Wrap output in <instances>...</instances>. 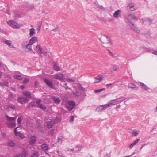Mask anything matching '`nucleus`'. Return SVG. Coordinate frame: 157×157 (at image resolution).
<instances>
[{"label": "nucleus", "mask_w": 157, "mask_h": 157, "mask_svg": "<svg viewBox=\"0 0 157 157\" xmlns=\"http://www.w3.org/2000/svg\"><path fill=\"white\" fill-rule=\"evenodd\" d=\"M17 121L18 124H20L21 122V117H19L17 120Z\"/></svg>", "instance_id": "09e8293b"}, {"label": "nucleus", "mask_w": 157, "mask_h": 157, "mask_svg": "<svg viewBox=\"0 0 157 157\" xmlns=\"http://www.w3.org/2000/svg\"><path fill=\"white\" fill-rule=\"evenodd\" d=\"M6 77L8 78V79L9 80V79H10L11 78V76L10 75H6Z\"/></svg>", "instance_id": "5fc2aeb1"}, {"label": "nucleus", "mask_w": 157, "mask_h": 157, "mask_svg": "<svg viewBox=\"0 0 157 157\" xmlns=\"http://www.w3.org/2000/svg\"><path fill=\"white\" fill-rule=\"evenodd\" d=\"M75 103L73 101H71L68 102V104L66 106V107L68 111H70L75 108Z\"/></svg>", "instance_id": "20e7f679"}, {"label": "nucleus", "mask_w": 157, "mask_h": 157, "mask_svg": "<svg viewBox=\"0 0 157 157\" xmlns=\"http://www.w3.org/2000/svg\"><path fill=\"white\" fill-rule=\"evenodd\" d=\"M4 42L6 45L8 46L9 47L13 48V46L11 42L9 40H6L4 41Z\"/></svg>", "instance_id": "6ab92c4d"}, {"label": "nucleus", "mask_w": 157, "mask_h": 157, "mask_svg": "<svg viewBox=\"0 0 157 157\" xmlns=\"http://www.w3.org/2000/svg\"><path fill=\"white\" fill-rule=\"evenodd\" d=\"M96 81L94 82V83H98L101 81L103 79V78L100 76H98L97 77L94 78Z\"/></svg>", "instance_id": "dca6fc26"}, {"label": "nucleus", "mask_w": 157, "mask_h": 157, "mask_svg": "<svg viewBox=\"0 0 157 157\" xmlns=\"http://www.w3.org/2000/svg\"><path fill=\"white\" fill-rule=\"evenodd\" d=\"M67 80L69 82H71L74 81L73 80L71 79L68 78H67Z\"/></svg>", "instance_id": "680f3d73"}, {"label": "nucleus", "mask_w": 157, "mask_h": 157, "mask_svg": "<svg viewBox=\"0 0 157 157\" xmlns=\"http://www.w3.org/2000/svg\"><path fill=\"white\" fill-rule=\"evenodd\" d=\"M17 101L18 102L22 104L27 103L28 101V100L26 98L21 96L18 97Z\"/></svg>", "instance_id": "423d86ee"}, {"label": "nucleus", "mask_w": 157, "mask_h": 157, "mask_svg": "<svg viewBox=\"0 0 157 157\" xmlns=\"http://www.w3.org/2000/svg\"><path fill=\"white\" fill-rule=\"evenodd\" d=\"M55 124V121H51L47 122V125L48 128H50Z\"/></svg>", "instance_id": "ddd939ff"}, {"label": "nucleus", "mask_w": 157, "mask_h": 157, "mask_svg": "<svg viewBox=\"0 0 157 157\" xmlns=\"http://www.w3.org/2000/svg\"><path fill=\"white\" fill-rule=\"evenodd\" d=\"M9 80H5L4 81V82L2 83V86H4L6 87H9Z\"/></svg>", "instance_id": "c85d7f7f"}, {"label": "nucleus", "mask_w": 157, "mask_h": 157, "mask_svg": "<svg viewBox=\"0 0 157 157\" xmlns=\"http://www.w3.org/2000/svg\"><path fill=\"white\" fill-rule=\"evenodd\" d=\"M8 24L14 28H18L20 27V25L17 24L13 20H10L8 21Z\"/></svg>", "instance_id": "7ed1b4c3"}, {"label": "nucleus", "mask_w": 157, "mask_h": 157, "mask_svg": "<svg viewBox=\"0 0 157 157\" xmlns=\"http://www.w3.org/2000/svg\"><path fill=\"white\" fill-rule=\"evenodd\" d=\"M59 27L58 26H57V27L55 29L52 30V31H56L58 30H59Z\"/></svg>", "instance_id": "3c124183"}, {"label": "nucleus", "mask_w": 157, "mask_h": 157, "mask_svg": "<svg viewBox=\"0 0 157 157\" xmlns=\"http://www.w3.org/2000/svg\"><path fill=\"white\" fill-rule=\"evenodd\" d=\"M44 103L46 104H50L51 103V101L48 98H45L43 101Z\"/></svg>", "instance_id": "c756f323"}, {"label": "nucleus", "mask_w": 157, "mask_h": 157, "mask_svg": "<svg viewBox=\"0 0 157 157\" xmlns=\"http://www.w3.org/2000/svg\"><path fill=\"white\" fill-rule=\"evenodd\" d=\"M74 120V117L73 116H72L71 117L69 120V121L70 122H72Z\"/></svg>", "instance_id": "864d4df0"}, {"label": "nucleus", "mask_w": 157, "mask_h": 157, "mask_svg": "<svg viewBox=\"0 0 157 157\" xmlns=\"http://www.w3.org/2000/svg\"><path fill=\"white\" fill-rule=\"evenodd\" d=\"M8 107L9 108L12 109H14L15 108V106L14 105L11 104H9Z\"/></svg>", "instance_id": "37998d69"}, {"label": "nucleus", "mask_w": 157, "mask_h": 157, "mask_svg": "<svg viewBox=\"0 0 157 157\" xmlns=\"http://www.w3.org/2000/svg\"><path fill=\"white\" fill-rule=\"evenodd\" d=\"M8 145L10 147H12L15 145V143L11 140H9L8 142Z\"/></svg>", "instance_id": "412c9836"}, {"label": "nucleus", "mask_w": 157, "mask_h": 157, "mask_svg": "<svg viewBox=\"0 0 157 157\" xmlns=\"http://www.w3.org/2000/svg\"><path fill=\"white\" fill-rule=\"evenodd\" d=\"M29 82V79L27 78H25L24 79V80L23 81V83L24 84H26L27 83H28Z\"/></svg>", "instance_id": "a19ab883"}, {"label": "nucleus", "mask_w": 157, "mask_h": 157, "mask_svg": "<svg viewBox=\"0 0 157 157\" xmlns=\"http://www.w3.org/2000/svg\"><path fill=\"white\" fill-rule=\"evenodd\" d=\"M27 42L26 41H23V42H22V44H21V45L22 46H25V44H27Z\"/></svg>", "instance_id": "4d7b16f0"}, {"label": "nucleus", "mask_w": 157, "mask_h": 157, "mask_svg": "<svg viewBox=\"0 0 157 157\" xmlns=\"http://www.w3.org/2000/svg\"><path fill=\"white\" fill-rule=\"evenodd\" d=\"M10 125L12 127H15L16 125V124L15 122H11L10 123Z\"/></svg>", "instance_id": "603ef678"}, {"label": "nucleus", "mask_w": 157, "mask_h": 157, "mask_svg": "<svg viewBox=\"0 0 157 157\" xmlns=\"http://www.w3.org/2000/svg\"><path fill=\"white\" fill-rule=\"evenodd\" d=\"M107 104L102 105L98 106L96 109L97 111L100 112L102 111L105 109L109 107Z\"/></svg>", "instance_id": "0eeeda50"}, {"label": "nucleus", "mask_w": 157, "mask_h": 157, "mask_svg": "<svg viewBox=\"0 0 157 157\" xmlns=\"http://www.w3.org/2000/svg\"><path fill=\"white\" fill-rule=\"evenodd\" d=\"M41 25L42 24L41 23L40 25H38V27H37L36 29L38 31V32H40L41 30Z\"/></svg>", "instance_id": "49530a36"}, {"label": "nucleus", "mask_w": 157, "mask_h": 157, "mask_svg": "<svg viewBox=\"0 0 157 157\" xmlns=\"http://www.w3.org/2000/svg\"><path fill=\"white\" fill-rule=\"evenodd\" d=\"M120 12L121 10H120L115 11L113 14L114 17L115 18H118V15L120 13Z\"/></svg>", "instance_id": "393cba45"}, {"label": "nucleus", "mask_w": 157, "mask_h": 157, "mask_svg": "<svg viewBox=\"0 0 157 157\" xmlns=\"http://www.w3.org/2000/svg\"><path fill=\"white\" fill-rule=\"evenodd\" d=\"M44 81L46 84L49 87L52 88H54L52 82H51L48 79H45L44 80Z\"/></svg>", "instance_id": "9d476101"}, {"label": "nucleus", "mask_w": 157, "mask_h": 157, "mask_svg": "<svg viewBox=\"0 0 157 157\" xmlns=\"http://www.w3.org/2000/svg\"><path fill=\"white\" fill-rule=\"evenodd\" d=\"M24 96H27L28 98H31V94L29 91H25L23 92Z\"/></svg>", "instance_id": "cd10ccee"}, {"label": "nucleus", "mask_w": 157, "mask_h": 157, "mask_svg": "<svg viewBox=\"0 0 157 157\" xmlns=\"http://www.w3.org/2000/svg\"><path fill=\"white\" fill-rule=\"evenodd\" d=\"M54 77L56 79L62 80L64 79V76L62 74H57L55 75Z\"/></svg>", "instance_id": "f8f14e48"}, {"label": "nucleus", "mask_w": 157, "mask_h": 157, "mask_svg": "<svg viewBox=\"0 0 157 157\" xmlns=\"http://www.w3.org/2000/svg\"><path fill=\"white\" fill-rule=\"evenodd\" d=\"M53 67L54 68V69L57 71H59L60 70L59 64L56 63H54Z\"/></svg>", "instance_id": "5701e85b"}, {"label": "nucleus", "mask_w": 157, "mask_h": 157, "mask_svg": "<svg viewBox=\"0 0 157 157\" xmlns=\"http://www.w3.org/2000/svg\"><path fill=\"white\" fill-rule=\"evenodd\" d=\"M36 141V137L33 136L31 137L30 138V144L32 145Z\"/></svg>", "instance_id": "aec40b11"}, {"label": "nucleus", "mask_w": 157, "mask_h": 157, "mask_svg": "<svg viewBox=\"0 0 157 157\" xmlns=\"http://www.w3.org/2000/svg\"><path fill=\"white\" fill-rule=\"evenodd\" d=\"M18 128L17 127H16L14 130V134L16 136H18L21 138H25V136H24V134L20 132H17V128Z\"/></svg>", "instance_id": "1a4fd4ad"}, {"label": "nucleus", "mask_w": 157, "mask_h": 157, "mask_svg": "<svg viewBox=\"0 0 157 157\" xmlns=\"http://www.w3.org/2000/svg\"><path fill=\"white\" fill-rule=\"evenodd\" d=\"M128 87L130 88H132L133 89H137L138 88L136 86V85L133 83H130L128 85Z\"/></svg>", "instance_id": "a878e982"}, {"label": "nucleus", "mask_w": 157, "mask_h": 157, "mask_svg": "<svg viewBox=\"0 0 157 157\" xmlns=\"http://www.w3.org/2000/svg\"><path fill=\"white\" fill-rule=\"evenodd\" d=\"M35 50L39 54H46V52L44 50H42V48L41 46L39 44H37L36 48H35Z\"/></svg>", "instance_id": "39448f33"}, {"label": "nucleus", "mask_w": 157, "mask_h": 157, "mask_svg": "<svg viewBox=\"0 0 157 157\" xmlns=\"http://www.w3.org/2000/svg\"><path fill=\"white\" fill-rule=\"evenodd\" d=\"M54 132V129H52L49 132V133L51 135H53Z\"/></svg>", "instance_id": "6e6d98bb"}, {"label": "nucleus", "mask_w": 157, "mask_h": 157, "mask_svg": "<svg viewBox=\"0 0 157 157\" xmlns=\"http://www.w3.org/2000/svg\"><path fill=\"white\" fill-rule=\"evenodd\" d=\"M51 98L53 101L56 104H59L61 101L59 97L57 96H52Z\"/></svg>", "instance_id": "6e6552de"}, {"label": "nucleus", "mask_w": 157, "mask_h": 157, "mask_svg": "<svg viewBox=\"0 0 157 157\" xmlns=\"http://www.w3.org/2000/svg\"><path fill=\"white\" fill-rule=\"evenodd\" d=\"M152 19H150L149 18H147V21H146V24L149 23L150 25H151V23H152Z\"/></svg>", "instance_id": "ea45409f"}, {"label": "nucleus", "mask_w": 157, "mask_h": 157, "mask_svg": "<svg viewBox=\"0 0 157 157\" xmlns=\"http://www.w3.org/2000/svg\"><path fill=\"white\" fill-rule=\"evenodd\" d=\"M63 87H64L65 89H66V87H67V83H64L63 85Z\"/></svg>", "instance_id": "0e129e2a"}, {"label": "nucleus", "mask_w": 157, "mask_h": 157, "mask_svg": "<svg viewBox=\"0 0 157 157\" xmlns=\"http://www.w3.org/2000/svg\"><path fill=\"white\" fill-rule=\"evenodd\" d=\"M37 38L36 36L33 37L30 39L29 43L32 45L35 41H37Z\"/></svg>", "instance_id": "a211bd4d"}, {"label": "nucleus", "mask_w": 157, "mask_h": 157, "mask_svg": "<svg viewBox=\"0 0 157 157\" xmlns=\"http://www.w3.org/2000/svg\"><path fill=\"white\" fill-rule=\"evenodd\" d=\"M130 19H132L136 20V21H138V19L136 18V17L135 15H132L131 14H129L128 16V18L126 19V22H128V20H130Z\"/></svg>", "instance_id": "9b49d317"}, {"label": "nucleus", "mask_w": 157, "mask_h": 157, "mask_svg": "<svg viewBox=\"0 0 157 157\" xmlns=\"http://www.w3.org/2000/svg\"><path fill=\"white\" fill-rule=\"evenodd\" d=\"M119 69L118 66L115 65H112L110 68L111 71H117Z\"/></svg>", "instance_id": "4be33fe9"}, {"label": "nucleus", "mask_w": 157, "mask_h": 157, "mask_svg": "<svg viewBox=\"0 0 157 157\" xmlns=\"http://www.w3.org/2000/svg\"><path fill=\"white\" fill-rule=\"evenodd\" d=\"M141 22L144 24H146V21H147V18H145L144 19H141Z\"/></svg>", "instance_id": "a18cd8bd"}, {"label": "nucleus", "mask_w": 157, "mask_h": 157, "mask_svg": "<svg viewBox=\"0 0 157 157\" xmlns=\"http://www.w3.org/2000/svg\"><path fill=\"white\" fill-rule=\"evenodd\" d=\"M32 45L30 43H29L28 44H27L25 45L26 48L29 50V51H33V50L32 48Z\"/></svg>", "instance_id": "7c9ffc66"}, {"label": "nucleus", "mask_w": 157, "mask_h": 157, "mask_svg": "<svg viewBox=\"0 0 157 157\" xmlns=\"http://www.w3.org/2000/svg\"><path fill=\"white\" fill-rule=\"evenodd\" d=\"M38 107L42 109L45 110L46 109V107L45 105L41 104L38 106Z\"/></svg>", "instance_id": "e433bc0d"}, {"label": "nucleus", "mask_w": 157, "mask_h": 157, "mask_svg": "<svg viewBox=\"0 0 157 157\" xmlns=\"http://www.w3.org/2000/svg\"><path fill=\"white\" fill-rule=\"evenodd\" d=\"M34 85L37 88L38 86V82L37 81H35Z\"/></svg>", "instance_id": "bf43d9fd"}, {"label": "nucleus", "mask_w": 157, "mask_h": 157, "mask_svg": "<svg viewBox=\"0 0 157 157\" xmlns=\"http://www.w3.org/2000/svg\"><path fill=\"white\" fill-rule=\"evenodd\" d=\"M27 155V152L26 151L24 150L22 152L16 156V157H25Z\"/></svg>", "instance_id": "f3484780"}, {"label": "nucleus", "mask_w": 157, "mask_h": 157, "mask_svg": "<svg viewBox=\"0 0 157 157\" xmlns=\"http://www.w3.org/2000/svg\"><path fill=\"white\" fill-rule=\"evenodd\" d=\"M127 23L129 25L131 28L134 32L137 33H139L140 32V29L137 25L132 22L130 20H128V21L127 22Z\"/></svg>", "instance_id": "f03ea898"}, {"label": "nucleus", "mask_w": 157, "mask_h": 157, "mask_svg": "<svg viewBox=\"0 0 157 157\" xmlns=\"http://www.w3.org/2000/svg\"><path fill=\"white\" fill-rule=\"evenodd\" d=\"M112 85V84H111V83L108 84H106V86L107 87V88H108L109 87L111 86Z\"/></svg>", "instance_id": "052dcab7"}, {"label": "nucleus", "mask_w": 157, "mask_h": 157, "mask_svg": "<svg viewBox=\"0 0 157 157\" xmlns=\"http://www.w3.org/2000/svg\"><path fill=\"white\" fill-rule=\"evenodd\" d=\"M55 121V123L60 122V119L59 118H56L54 121Z\"/></svg>", "instance_id": "de8ad7c7"}, {"label": "nucleus", "mask_w": 157, "mask_h": 157, "mask_svg": "<svg viewBox=\"0 0 157 157\" xmlns=\"http://www.w3.org/2000/svg\"><path fill=\"white\" fill-rule=\"evenodd\" d=\"M105 90V88H102L101 89L95 90H94V91L96 93H98L100 92H101L104 91Z\"/></svg>", "instance_id": "79ce46f5"}, {"label": "nucleus", "mask_w": 157, "mask_h": 157, "mask_svg": "<svg viewBox=\"0 0 157 157\" xmlns=\"http://www.w3.org/2000/svg\"><path fill=\"white\" fill-rule=\"evenodd\" d=\"M135 4L134 3H131L128 5V7L131 10L133 11L136 10V9L135 8Z\"/></svg>", "instance_id": "2eb2a0df"}, {"label": "nucleus", "mask_w": 157, "mask_h": 157, "mask_svg": "<svg viewBox=\"0 0 157 157\" xmlns=\"http://www.w3.org/2000/svg\"><path fill=\"white\" fill-rule=\"evenodd\" d=\"M57 141L59 142H61L62 141V139H61L60 138H58Z\"/></svg>", "instance_id": "338daca9"}, {"label": "nucleus", "mask_w": 157, "mask_h": 157, "mask_svg": "<svg viewBox=\"0 0 157 157\" xmlns=\"http://www.w3.org/2000/svg\"><path fill=\"white\" fill-rule=\"evenodd\" d=\"M14 77L15 78L18 80H21L22 79V77L20 75H14Z\"/></svg>", "instance_id": "f704fd0d"}, {"label": "nucleus", "mask_w": 157, "mask_h": 157, "mask_svg": "<svg viewBox=\"0 0 157 157\" xmlns=\"http://www.w3.org/2000/svg\"><path fill=\"white\" fill-rule=\"evenodd\" d=\"M125 99V97H121L117 99L111 100L109 103L107 104L108 105V106L109 107L113 105H116L118 104L119 103L124 101Z\"/></svg>", "instance_id": "f257e3e1"}, {"label": "nucleus", "mask_w": 157, "mask_h": 157, "mask_svg": "<svg viewBox=\"0 0 157 157\" xmlns=\"http://www.w3.org/2000/svg\"><path fill=\"white\" fill-rule=\"evenodd\" d=\"M30 7L32 9L34 8V6L33 4H32L30 5Z\"/></svg>", "instance_id": "774afa93"}, {"label": "nucleus", "mask_w": 157, "mask_h": 157, "mask_svg": "<svg viewBox=\"0 0 157 157\" xmlns=\"http://www.w3.org/2000/svg\"><path fill=\"white\" fill-rule=\"evenodd\" d=\"M140 86L142 89L146 91H147L149 89L145 84L141 82H140Z\"/></svg>", "instance_id": "b1692460"}, {"label": "nucleus", "mask_w": 157, "mask_h": 157, "mask_svg": "<svg viewBox=\"0 0 157 157\" xmlns=\"http://www.w3.org/2000/svg\"><path fill=\"white\" fill-rule=\"evenodd\" d=\"M152 53L154 55H157V51H154L152 52Z\"/></svg>", "instance_id": "69168bd1"}, {"label": "nucleus", "mask_w": 157, "mask_h": 157, "mask_svg": "<svg viewBox=\"0 0 157 157\" xmlns=\"http://www.w3.org/2000/svg\"><path fill=\"white\" fill-rule=\"evenodd\" d=\"M29 35L30 36H32L34 35L36 33L35 31V29L33 28H31L30 29Z\"/></svg>", "instance_id": "bb28decb"}, {"label": "nucleus", "mask_w": 157, "mask_h": 157, "mask_svg": "<svg viewBox=\"0 0 157 157\" xmlns=\"http://www.w3.org/2000/svg\"><path fill=\"white\" fill-rule=\"evenodd\" d=\"M6 117L8 120L9 121H15L16 119V118H15L10 117L7 115L6 116Z\"/></svg>", "instance_id": "4c0bfd02"}, {"label": "nucleus", "mask_w": 157, "mask_h": 157, "mask_svg": "<svg viewBox=\"0 0 157 157\" xmlns=\"http://www.w3.org/2000/svg\"><path fill=\"white\" fill-rule=\"evenodd\" d=\"M38 153L37 151H34L31 155V157H38Z\"/></svg>", "instance_id": "473e14b6"}, {"label": "nucleus", "mask_w": 157, "mask_h": 157, "mask_svg": "<svg viewBox=\"0 0 157 157\" xmlns=\"http://www.w3.org/2000/svg\"><path fill=\"white\" fill-rule=\"evenodd\" d=\"M140 139H136L135 141L133 143L135 145L137 143L140 141Z\"/></svg>", "instance_id": "8fccbe9b"}, {"label": "nucleus", "mask_w": 157, "mask_h": 157, "mask_svg": "<svg viewBox=\"0 0 157 157\" xmlns=\"http://www.w3.org/2000/svg\"><path fill=\"white\" fill-rule=\"evenodd\" d=\"M73 93L74 96L77 98H78L80 94V93L77 90H76L75 92H73Z\"/></svg>", "instance_id": "72a5a7b5"}, {"label": "nucleus", "mask_w": 157, "mask_h": 157, "mask_svg": "<svg viewBox=\"0 0 157 157\" xmlns=\"http://www.w3.org/2000/svg\"><path fill=\"white\" fill-rule=\"evenodd\" d=\"M41 147L42 149H44L45 150H48L47 144H43L41 145Z\"/></svg>", "instance_id": "c9c22d12"}, {"label": "nucleus", "mask_w": 157, "mask_h": 157, "mask_svg": "<svg viewBox=\"0 0 157 157\" xmlns=\"http://www.w3.org/2000/svg\"><path fill=\"white\" fill-rule=\"evenodd\" d=\"M135 145L133 143H132L129 146V147L131 149Z\"/></svg>", "instance_id": "e2e57ef3"}, {"label": "nucleus", "mask_w": 157, "mask_h": 157, "mask_svg": "<svg viewBox=\"0 0 157 157\" xmlns=\"http://www.w3.org/2000/svg\"><path fill=\"white\" fill-rule=\"evenodd\" d=\"M41 100L39 99H36V104L37 105V106L38 107L39 105H40L41 104Z\"/></svg>", "instance_id": "58836bf2"}, {"label": "nucleus", "mask_w": 157, "mask_h": 157, "mask_svg": "<svg viewBox=\"0 0 157 157\" xmlns=\"http://www.w3.org/2000/svg\"><path fill=\"white\" fill-rule=\"evenodd\" d=\"M140 131H138L137 132L136 130H134L133 131L132 135L133 136H136L140 133Z\"/></svg>", "instance_id": "2f4dec72"}, {"label": "nucleus", "mask_w": 157, "mask_h": 157, "mask_svg": "<svg viewBox=\"0 0 157 157\" xmlns=\"http://www.w3.org/2000/svg\"><path fill=\"white\" fill-rule=\"evenodd\" d=\"M105 37L106 39L107 40V42H106L105 41H104L103 39H102V40H100L101 41V42L103 43V44H112V42L110 41V40L109 38V37L108 36L105 35Z\"/></svg>", "instance_id": "4468645a"}, {"label": "nucleus", "mask_w": 157, "mask_h": 157, "mask_svg": "<svg viewBox=\"0 0 157 157\" xmlns=\"http://www.w3.org/2000/svg\"><path fill=\"white\" fill-rule=\"evenodd\" d=\"M14 17L16 18H18L21 17L20 15L18 13H15L14 14Z\"/></svg>", "instance_id": "c03bdc74"}, {"label": "nucleus", "mask_w": 157, "mask_h": 157, "mask_svg": "<svg viewBox=\"0 0 157 157\" xmlns=\"http://www.w3.org/2000/svg\"><path fill=\"white\" fill-rule=\"evenodd\" d=\"M107 49L108 51L109 54L110 55L112 56H113V53L111 51H110L108 49Z\"/></svg>", "instance_id": "13d9d810"}]
</instances>
